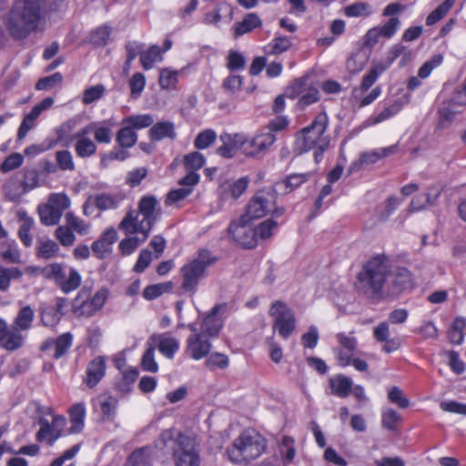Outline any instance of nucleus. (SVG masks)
I'll use <instances>...</instances> for the list:
<instances>
[{"label": "nucleus", "instance_id": "f257e3e1", "mask_svg": "<svg viewBox=\"0 0 466 466\" xmlns=\"http://www.w3.org/2000/svg\"><path fill=\"white\" fill-rule=\"evenodd\" d=\"M357 279L358 290L375 300L395 299L413 287L411 273L406 268L393 269L391 260L385 255L370 258L359 272Z\"/></svg>", "mask_w": 466, "mask_h": 466}, {"label": "nucleus", "instance_id": "f03ea898", "mask_svg": "<svg viewBox=\"0 0 466 466\" xmlns=\"http://www.w3.org/2000/svg\"><path fill=\"white\" fill-rule=\"evenodd\" d=\"M155 449L162 455H172L175 466H198L196 441L176 428L164 430L155 441Z\"/></svg>", "mask_w": 466, "mask_h": 466}, {"label": "nucleus", "instance_id": "7ed1b4c3", "mask_svg": "<svg viewBox=\"0 0 466 466\" xmlns=\"http://www.w3.org/2000/svg\"><path fill=\"white\" fill-rule=\"evenodd\" d=\"M329 116L325 112L318 114L312 122L296 132L293 152L299 156L315 149L314 158L317 163L323 158V154L329 147L330 137L326 134L329 127Z\"/></svg>", "mask_w": 466, "mask_h": 466}, {"label": "nucleus", "instance_id": "20e7f679", "mask_svg": "<svg viewBox=\"0 0 466 466\" xmlns=\"http://www.w3.org/2000/svg\"><path fill=\"white\" fill-rule=\"evenodd\" d=\"M160 214L157 199L154 196H144L138 202V211H128L119 223L118 228L127 235L145 233V238H148Z\"/></svg>", "mask_w": 466, "mask_h": 466}, {"label": "nucleus", "instance_id": "39448f33", "mask_svg": "<svg viewBox=\"0 0 466 466\" xmlns=\"http://www.w3.org/2000/svg\"><path fill=\"white\" fill-rule=\"evenodd\" d=\"M39 19V0H17L9 14L8 32L15 39H25L35 30Z\"/></svg>", "mask_w": 466, "mask_h": 466}, {"label": "nucleus", "instance_id": "423d86ee", "mask_svg": "<svg viewBox=\"0 0 466 466\" xmlns=\"http://www.w3.org/2000/svg\"><path fill=\"white\" fill-rule=\"evenodd\" d=\"M265 450V439L256 431H246L234 440L227 453L233 463H242L258 458Z\"/></svg>", "mask_w": 466, "mask_h": 466}, {"label": "nucleus", "instance_id": "0eeeda50", "mask_svg": "<svg viewBox=\"0 0 466 466\" xmlns=\"http://www.w3.org/2000/svg\"><path fill=\"white\" fill-rule=\"evenodd\" d=\"M277 196L278 193L273 187L256 192L247 205L246 213L241 216V220L251 221L260 218L268 213H272L276 217L282 216L285 208L283 207H275Z\"/></svg>", "mask_w": 466, "mask_h": 466}, {"label": "nucleus", "instance_id": "6e6552de", "mask_svg": "<svg viewBox=\"0 0 466 466\" xmlns=\"http://www.w3.org/2000/svg\"><path fill=\"white\" fill-rule=\"evenodd\" d=\"M217 258L208 249H200L198 257L181 268L183 281L181 289L185 292L194 294L199 281L206 277L208 267L215 263Z\"/></svg>", "mask_w": 466, "mask_h": 466}, {"label": "nucleus", "instance_id": "1a4fd4ad", "mask_svg": "<svg viewBox=\"0 0 466 466\" xmlns=\"http://www.w3.org/2000/svg\"><path fill=\"white\" fill-rule=\"evenodd\" d=\"M89 296L90 289L83 287L74 299V312L78 316L92 317L98 312L108 298V291L106 289H101L91 299Z\"/></svg>", "mask_w": 466, "mask_h": 466}, {"label": "nucleus", "instance_id": "9d476101", "mask_svg": "<svg viewBox=\"0 0 466 466\" xmlns=\"http://www.w3.org/2000/svg\"><path fill=\"white\" fill-rule=\"evenodd\" d=\"M269 314L274 317L273 329L279 332L280 337L287 339L296 327V319L292 309L282 301L277 300L272 304Z\"/></svg>", "mask_w": 466, "mask_h": 466}, {"label": "nucleus", "instance_id": "9b49d317", "mask_svg": "<svg viewBox=\"0 0 466 466\" xmlns=\"http://www.w3.org/2000/svg\"><path fill=\"white\" fill-rule=\"evenodd\" d=\"M276 141L271 132H259L253 137L244 136L243 153L249 157H261L265 156Z\"/></svg>", "mask_w": 466, "mask_h": 466}, {"label": "nucleus", "instance_id": "f8f14e48", "mask_svg": "<svg viewBox=\"0 0 466 466\" xmlns=\"http://www.w3.org/2000/svg\"><path fill=\"white\" fill-rule=\"evenodd\" d=\"M14 185V180H9L5 184V196L7 199L11 201H18L26 192L31 191L39 186V176L37 170L35 168H25L24 178L22 180L21 187H19L20 189L17 192H13L12 187Z\"/></svg>", "mask_w": 466, "mask_h": 466}, {"label": "nucleus", "instance_id": "ddd939ff", "mask_svg": "<svg viewBox=\"0 0 466 466\" xmlns=\"http://www.w3.org/2000/svg\"><path fill=\"white\" fill-rule=\"evenodd\" d=\"M249 222L242 221L240 218L238 222H232L228 227V234L238 244L246 248H252L257 245L255 228L248 225Z\"/></svg>", "mask_w": 466, "mask_h": 466}, {"label": "nucleus", "instance_id": "4468645a", "mask_svg": "<svg viewBox=\"0 0 466 466\" xmlns=\"http://www.w3.org/2000/svg\"><path fill=\"white\" fill-rule=\"evenodd\" d=\"M66 423V418L63 416H54L51 423H49L46 419H41L39 420L40 430L36 434L37 441H47L49 445H53L62 435Z\"/></svg>", "mask_w": 466, "mask_h": 466}, {"label": "nucleus", "instance_id": "2eb2a0df", "mask_svg": "<svg viewBox=\"0 0 466 466\" xmlns=\"http://www.w3.org/2000/svg\"><path fill=\"white\" fill-rule=\"evenodd\" d=\"M73 343V336L66 332L61 334L56 339L49 338L40 346V350L46 353L55 360H59L65 356Z\"/></svg>", "mask_w": 466, "mask_h": 466}, {"label": "nucleus", "instance_id": "dca6fc26", "mask_svg": "<svg viewBox=\"0 0 466 466\" xmlns=\"http://www.w3.org/2000/svg\"><path fill=\"white\" fill-rule=\"evenodd\" d=\"M400 25V19L398 17H391L383 25L370 28L364 35V46L373 47L379 42L380 37L387 39L392 37Z\"/></svg>", "mask_w": 466, "mask_h": 466}, {"label": "nucleus", "instance_id": "f3484780", "mask_svg": "<svg viewBox=\"0 0 466 466\" xmlns=\"http://www.w3.org/2000/svg\"><path fill=\"white\" fill-rule=\"evenodd\" d=\"M25 342L22 331L15 326H8L7 322L0 318V345L6 350H16Z\"/></svg>", "mask_w": 466, "mask_h": 466}, {"label": "nucleus", "instance_id": "a211bd4d", "mask_svg": "<svg viewBox=\"0 0 466 466\" xmlns=\"http://www.w3.org/2000/svg\"><path fill=\"white\" fill-rule=\"evenodd\" d=\"M211 350V343L202 333H196L187 339V354L193 360H199L207 357Z\"/></svg>", "mask_w": 466, "mask_h": 466}, {"label": "nucleus", "instance_id": "6ab92c4d", "mask_svg": "<svg viewBox=\"0 0 466 466\" xmlns=\"http://www.w3.org/2000/svg\"><path fill=\"white\" fill-rule=\"evenodd\" d=\"M88 129L84 127L73 135V138L76 140L75 152L78 157L89 158L96 153V144L88 137Z\"/></svg>", "mask_w": 466, "mask_h": 466}, {"label": "nucleus", "instance_id": "aec40b11", "mask_svg": "<svg viewBox=\"0 0 466 466\" xmlns=\"http://www.w3.org/2000/svg\"><path fill=\"white\" fill-rule=\"evenodd\" d=\"M118 236L115 228H106L100 238L94 241L91 248L95 256L103 259L112 252V246L117 240Z\"/></svg>", "mask_w": 466, "mask_h": 466}, {"label": "nucleus", "instance_id": "412c9836", "mask_svg": "<svg viewBox=\"0 0 466 466\" xmlns=\"http://www.w3.org/2000/svg\"><path fill=\"white\" fill-rule=\"evenodd\" d=\"M219 138L222 145L217 149V152L223 157L231 158L239 148L243 149V134L223 133L220 135Z\"/></svg>", "mask_w": 466, "mask_h": 466}, {"label": "nucleus", "instance_id": "4be33fe9", "mask_svg": "<svg viewBox=\"0 0 466 466\" xmlns=\"http://www.w3.org/2000/svg\"><path fill=\"white\" fill-rule=\"evenodd\" d=\"M106 360L102 356H96L87 364L85 380L89 388H94L106 374Z\"/></svg>", "mask_w": 466, "mask_h": 466}, {"label": "nucleus", "instance_id": "5701e85b", "mask_svg": "<svg viewBox=\"0 0 466 466\" xmlns=\"http://www.w3.org/2000/svg\"><path fill=\"white\" fill-rule=\"evenodd\" d=\"M310 177V173L292 174L286 179L277 182L273 187L278 194H288L307 182Z\"/></svg>", "mask_w": 466, "mask_h": 466}, {"label": "nucleus", "instance_id": "b1692460", "mask_svg": "<svg viewBox=\"0 0 466 466\" xmlns=\"http://www.w3.org/2000/svg\"><path fill=\"white\" fill-rule=\"evenodd\" d=\"M221 306L217 305L212 309V311L208 315L201 324V333L208 337H216L218 335L219 330L223 326L222 319L218 316V312Z\"/></svg>", "mask_w": 466, "mask_h": 466}, {"label": "nucleus", "instance_id": "393cba45", "mask_svg": "<svg viewBox=\"0 0 466 466\" xmlns=\"http://www.w3.org/2000/svg\"><path fill=\"white\" fill-rule=\"evenodd\" d=\"M148 135L153 141H160L165 138L173 140L177 137L175 125L170 121H161L152 125Z\"/></svg>", "mask_w": 466, "mask_h": 466}, {"label": "nucleus", "instance_id": "a878e982", "mask_svg": "<svg viewBox=\"0 0 466 466\" xmlns=\"http://www.w3.org/2000/svg\"><path fill=\"white\" fill-rule=\"evenodd\" d=\"M82 281L80 273L74 268H70L68 273L65 271L59 279L56 280V286L66 294L77 289Z\"/></svg>", "mask_w": 466, "mask_h": 466}, {"label": "nucleus", "instance_id": "bb28decb", "mask_svg": "<svg viewBox=\"0 0 466 466\" xmlns=\"http://www.w3.org/2000/svg\"><path fill=\"white\" fill-rule=\"evenodd\" d=\"M403 102L400 99L395 100L390 105L385 106L380 112L370 116L366 121L365 126L370 127L384 122L397 115L402 108Z\"/></svg>", "mask_w": 466, "mask_h": 466}, {"label": "nucleus", "instance_id": "cd10ccee", "mask_svg": "<svg viewBox=\"0 0 466 466\" xmlns=\"http://www.w3.org/2000/svg\"><path fill=\"white\" fill-rule=\"evenodd\" d=\"M85 127L88 129V133L94 134L95 142L102 144L111 142L113 137L112 125L106 122L90 123Z\"/></svg>", "mask_w": 466, "mask_h": 466}, {"label": "nucleus", "instance_id": "c85d7f7f", "mask_svg": "<svg viewBox=\"0 0 466 466\" xmlns=\"http://www.w3.org/2000/svg\"><path fill=\"white\" fill-rule=\"evenodd\" d=\"M86 407L82 402L74 404L69 410L70 433H79L85 425Z\"/></svg>", "mask_w": 466, "mask_h": 466}, {"label": "nucleus", "instance_id": "c756f323", "mask_svg": "<svg viewBox=\"0 0 466 466\" xmlns=\"http://www.w3.org/2000/svg\"><path fill=\"white\" fill-rule=\"evenodd\" d=\"M124 466H153L151 448L145 446L135 450L128 456Z\"/></svg>", "mask_w": 466, "mask_h": 466}, {"label": "nucleus", "instance_id": "7c9ffc66", "mask_svg": "<svg viewBox=\"0 0 466 466\" xmlns=\"http://www.w3.org/2000/svg\"><path fill=\"white\" fill-rule=\"evenodd\" d=\"M35 319V310L29 306H23L14 319L13 326L21 331H26L32 328Z\"/></svg>", "mask_w": 466, "mask_h": 466}, {"label": "nucleus", "instance_id": "2f4dec72", "mask_svg": "<svg viewBox=\"0 0 466 466\" xmlns=\"http://www.w3.org/2000/svg\"><path fill=\"white\" fill-rule=\"evenodd\" d=\"M387 68L380 61H373L369 71L363 76L359 87L362 91H368Z\"/></svg>", "mask_w": 466, "mask_h": 466}, {"label": "nucleus", "instance_id": "473e14b6", "mask_svg": "<svg viewBox=\"0 0 466 466\" xmlns=\"http://www.w3.org/2000/svg\"><path fill=\"white\" fill-rule=\"evenodd\" d=\"M332 392L340 398H346L352 391V380L342 374L329 379Z\"/></svg>", "mask_w": 466, "mask_h": 466}, {"label": "nucleus", "instance_id": "72a5a7b5", "mask_svg": "<svg viewBox=\"0 0 466 466\" xmlns=\"http://www.w3.org/2000/svg\"><path fill=\"white\" fill-rule=\"evenodd\" d=\"M262 22L260 18L253 13L248 14L241 22L234 25V32L236 36L243 35L251 32L257 27L261 26Z\"/></svg>", "mask_w": 466, "mask_h": 466}, {"label": "nucleus", "instance_id": "f704fd0d", "mask_svg": "<svg viewBox=\"0 0 466 466\" xmlns=\"http://www.w3.org/2000/svg\"><path fill=\"white\" fill-rule=\"evenodd\" d=\"M291 38L283 35H276L265 47L267 55H280L291 47Z\"/></svg>", "mask_w": 466, "mask_h": 466}, {"label": "nucleus", "instance_id": "c9c22d12", "mask_svg": "<svg viewBox=\"0 0 466 466\" xmlns=\"http://www.w3.org/2000/svg\"><path fill=\"white\" fill-rule=\"evenodd\" d=\"M381 87H374L368 95L362 96L365 91L360 90V87H355L352 90V99L359 108L367 106L374 102L381 94Z\"/></svg>", "mask_w": 466, "mask_h": 466}, {"label": "nucleus", "instance_id": "e433bc0d", "mask_svg": "<svg viewBox=\"0 0 466 466\" xmlns=\"http://www.w3.org/2000/svg\"><path fill=\"white\" fill-rule=\"evenodd\" d=\"M116 141L120 147L130 148L136 145L137 135L129 125H123L116 133Z\"/></svg>", "mask_w": 466, "mask_h": 466}, {"label": "nucleus", "instance_id": "4c0bfd02", "mask_svg": "<svg viewBox=\"0 0 466 466\" xmlns=\"http://www.w3.org/2000/svg\"><path fill=\"white\" fill-rule=\"evenodd\" d=\"M37 212L41 223L47 227L58 225L62 218V216L47 203L39 205Z\"/></svg>", "mask_w": 466, "mask_h": 466}, {"label": "nucleus", "instance_id": "58836bf2", "mask_svg": "<svg viewBox=\"0 0 466 466\" xmlns=\"http://www.w3.org/2000/svg\"><path fill=\"white\" fill-rule=\"evenodd\" d=\"M19 221L21 224L18 230V236L25 247H30L33 243V238L30 234V230L34 226V219L24 212L19 214Z\"/></svg>", "mask_w": 466, "mask_h": 466}, {"label": "nucleus", "instance_id": "ea45409f", "mask_svg": "<svg viewBox=\"0 0 466 466\" xmlns=\"http://www.w3.org/2000/svg\"><path fill=\"white\" fill-rule=\"evenodd\" d=\"M157 348L159 351L166 357L172 359L175 352L179 348V342L177 339L162 334L157 338Z\"/></svg>", "mask_w": 466, "mask_h": 466}, {"label": "nucleus", "instance_id": "a19ab883", "mask_svg": "<svg viewBox=\"0 0 466 466\" xmlns=\"http://www.w3.org/2000/svg\"><path fill=\"white\" fill-rule=\"evenodd\" d=\"M396 150V146H390L389 147L377 148L372 151L364 152L360 155V160L363 164H373L381 158L393 154Z\"/></svg>", "mask_w": 466, "mask_h": 466}, {"label": "nucleus", "instance_id": "79ce46f5", "mask_svg": "<svg viewBox=\"0 0 466 466\" xmlns=\"http://www.w3.org/2000/svg\"><path fill=\"white\" fill-rule=\"evenodd\" d=\"M65 219H66V224L70 227V228L74 232H76L81 236H85L89 233L90 228H91L90 223H88V222L85 221L84 219H82L81 218L76 216L74 213H72V212L66 213Z\"/></svg>", "mask_w": 466, "mask_h": 466}, {"label": "nucleus", "instance_id": "37998d69", "mask_svg": "<svg viewBox=\"0 0 466 466\" xmlns=\"http://www.w3.org/2000/svg\"><path fill=\"white\" fill-rule=\"evenodd\" d=\"M162 52L157 46H150L147 51L141 53L140 62L145 70L153 67L154 63L162 61Z\"/></svg>", "mask_w": 466, "mask_h": 466}, {"label": "nucleus", "instance_id": "c03bdc74", "mask_svg": "<svg viewBox=\"0 0 466 466\" xmlns=\"http://www.w3.org/2000/svg\"><path fill=\"white\" fill-rule=\"evenodd\" d=\"M154 118L150 114L132 115L122 120V125H129L133 129H142L151 127Z\"/></svg>", "mask_w": 466, "mask_h": 466}, {"label": "nucleus", "instance_id": "a18cd8bd", "mask_svg": "<svg viewBox=\"0 0 466 466\" xmlns=\"http://www.w3.org/2000/svg\"><path fill=\"white\" fill-rule=\"evenodd\" d=\"M401 55L404 56V58L410 59L411 52L407 50L406 46L401 44H395L390 48L387 56L384 59L380 60V62L388 69Z\"/></svg>", "mask_w": 466, "mask_h": 466}, {"label": "nucleus", "instance_id": "49530a36", "mask_svg": "<svg viewBox=\"0 0 466 466\" xmlns=\"http://www.w3.org/2000/svg\"><path fill=\"white\" fill-rule=\"evenodd\" d=\"M455 0H445L438 7H436L426 18L427 25H433L441 20L454 5Z\"/></svg>", "mask_w": 466, "mask_h": 466}, {"label": "nucleus", "instance_id": "de8ad7c7", "mask_svg": "<svg viewBox=\"0 0 466 466\" xmlns=\"http://www.w3.org/2000/svg\"><path fill=\"white\" fill-rule=\"evenodd\" d=\"M46 203L62 216L64 211L69 208L71 200L65 193H52Z\"/></svg>", "mask_w": 466, "mask_h": 466}, {"label": "nucleus", "instance_id": "09e8293b", "mask_svg": "<svg viewBox=\"0 0 466 466\" xmlns=\"http://www.w3.org/2000/svg\"><path fill=\"white\" fill-rule=\"evenodd\" d=\"M177 76L178 71L170 68H163L159 73L158 84L163 89H175L177 84Z\"/></svg>", "mask_w": 466, "mask_h": 466}, {"label": "nucleus", "instance_id": "8fccbe9b", "mask_svg": "<svg viewBox=\"0 0 466 466\" xmlns=\"http://www.w3.org/2000/svg\"><path fill=\"white\" fill-rule=\"evenodd\" d=\"M58 251V244L52 239L40 241L38 247L36 248L37 257L45 259H49L56 257Z\"/></svg>", "mask_w": 466, "mask_h": 466}, {"label": "nucleus", "instance_id": "3c124183", "mask_svg": "<svg viewBox=\"0 0 466 466\" xmlns=\"http://www.w3.org/2000/svg\"><path fill=\"white\" fill-rule=\"evenodd\" d=\"M94 205L100 210L116 208L119 199L112 195L102 193L93 197Z\"/></svg>", "mask_w": 466, "mask_h": 466}, {"label": "nucleus", "instance_id": "603ef678", "mask_svg": "<svg viewBox=\"0 0 466 466\" xmlns=\"http://www.w3.org/2000/svg\"><path fill=\"white\" fill-rule=\"evenodd\" d=\"M140 234L142 235V238L128 237L120 241L118 248L122 255L128 256L132 254L141 243L147 239V238H145V233Z\"/></svg>", "mask_w": 466, "mask_h": 466}, {"label": "nucleus", "instance_id": "864d4df0", "mask_svg": "<svg viewBox=\"0 0 466 466\" xmlns=\"http://www.w3.org/2000/svg\"><path fill=\"white\" fill-rule=\"evenodd\" d=\"M308 77H301L295 79L286 89L285 96L290 99L302 96L306 91L307 86L309 83Z\"/></svg>", "mask_w": 466, "mask_h": 466}, {"label": "nucleus", "instance_id": "5fc2aeb1", "mask_svg": "<svg viewBox=\"0 0 466 466\" xmlns=\"http://www.w3.org/2000/svg\"><path fill=\"white\" fill-rule=\"evenodd\" d=\"M55 237L58 242L64 247H70L76 242V236L74 231L66 224L59 226L55 231Z\"/></svg>", "mask_w": 466, "mask_h": 466}, {"label": "nucleus", "instance_id": "6e6d98bb", "mask_svg": "<svg viewBox=\"0 0 466 466\" xmlns=\"http://www.w3.org/2000/svg\"><path fill=\"white\" fill-rule=\"evenodd\" d=\"M22 272L17 268H4L0 266V290L5 291L10 286L12 279H19Z\"/></svg>", "mask_w": 466, "mask_h": 466}, {"label": "nucleus", "instance_id": "4d7b16f0", "mask_svg": "<svg viewBox=\"0 0 466 466\" xmlns=\"http://www.w3.org/2000/svg\"><path fill=\"white\" fill-rule=\"evenodd\" d=\"M319 99V92L318 87L312 86L311 83H309L306 88V91L299 97L298 101V106L300 109H304L306 106L318 102Z\"/></svg>", "mask_w": 466, "mask_h": 466}, {"label": "nucleus", "instance_id": "13d9d810", "mask_svg": "<svg viewBox=\"0 0 466 466\" xmlns=\"http://www.w3.org/2000/svg\"><path fill=\"white\" fill-rule=\"evenodd\" d=\"M0 257L7 262H19L20 253L16 248L15 243L5 242L0 245Z\"/></svg>", "mask_w": 466, "mask_h": 466}, {"label": "nucleus", "instance_id": "bf43d9fd", "mask_svg": "<svg viewBox=\"0 0 466 466\" xmlns=\"http://www.w3.org/2000/svg\"><path fill=\"white\" fill-rule=\"evenodd\" d=\"M205 164L204 156L198 152H191L185 156L184 165L187 171H194L200 169Z\"/></svg>", "mask_w": 466, "mask_h": 466}, {"label": "nucleus", "instance_id": "052dcab7", "mask_svg": "<svg viewBox=\"0 0 466 466\" xmlns=\"http://www.w3.org/2000/svg\"><path fill=\"white\" fill-rule=\"evenodd\" d=\"M56 161L58 167L63 171H73L75 169L73 156L68 150L56 151Z\"/></svg>", "mask_w": 466, "mask_h": 466}, {"label": "nucleus", "instance_id": "680f3d73", "mask_svg": "<svg viewBox=\"0 0 466 466\" xmlns=\"http://www.w3.org/2000/svg\"><path fill=\"white\" fill-rule=\"evenodd\" d=\"M141 366L145 371L155 373L158 370V365L155 360V346L151 345L145 351L142 360Z\"/></svg>", "mask_w": 466, "mask_h": 466}, {"label": "nucleus", "instance_id": "e2e57ef3", "mask_svg": "<svg viewBox=\"0 0 466 466\" xmlns=\"http://www.w3.org/2000/svg\"><path fill=\"white\" fill-rule=\"evenodd\" d=\"M400 420L401 417L396 410L388 409L382 412L381 425L384 429L395 431Z\"/></svg>", "mask_w": 466, "mask_h": 466}, {"label": "nucleus", "instance_id": "0e129e2a", "mask_svg": "<svg viewBox=\"0 0 466 466\" xmlns=\"http://www.w3.org/2000/svg\"><path fill=\"white\" fill-rule=\"evenodd\" d=\"M64 272V266L61 263H51L39 269V274L46 279H53L56 284V280L60 279Z\"/></svg>", "mask_w": 466, "mask_h": 466}, {"label": "nucleus", "instance_id": "69168bd1", "mask_svg": "<svg viewBox=\"0 0 466 466\" xmlns=\"http://www.w3.org/2000/svg\"><path fill=\"white\" fill-rule=\"evenodd\" d=\"M217 135L212 129H206L200 132L194 141V146L198 149H205L213 144Z\"/></svg>", "mask_w": 466, "mask_h": 466}, {"label": "nucleus", "instance_id": "338daca9", "mask_svg": "<svg viewBox=\"0 0 466 466\" xmlns=\"http://www.w3.org/2000/svg\"><path fill=\"white\" fill-rule=\"evenodd\" d=\"M24 157L20 153H13L9 155L0 166V170L3 173L10 172L22 166Z\"/></svg>", "mask_w": 466, "mask_h": 466}, {"label": "nucleus", "instance_id": "774afa93", "mask_svg": "<svg viewBox=\"0 0 466 466\" xmlns=\"http://www.w3.org/2000/svg\"><path fill=\"white\" fill-rule=\"evenodd\" d=\"M371 13L370 6L362 2L354 3L345 8V15L350 17L366 16Z\"/></svg>", "mask_w": 466, "mask_h": 466}]
</instances>
